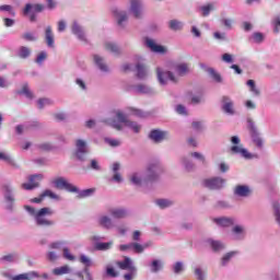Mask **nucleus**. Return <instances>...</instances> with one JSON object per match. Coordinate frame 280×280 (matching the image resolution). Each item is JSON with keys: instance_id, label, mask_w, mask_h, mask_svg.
<instances>
[{"instance_id": "nucleus-44", "label": "nucleus", "mask_w": 280, "mask_h": 280, "mask_svg": "<svg viewBox=\"0 0 280 280\" xmlns=\"http://www.w3.org/2000/svg\"><path fill=\"white\" fill-rule=\"evenodd\" d=\"M0 12H9L12 16H14V10H12V5L10 4H2L0 5Z\"/></svg>"}, {"instance_id": "nucleus-45", "label": "nucleus", "mask_w": 280, "mask_h": 280, "mask_svg": "<svg viewBox=\"0 0 280 280\" xmlns=\"http://www.w3.org/2000/svg\"><path fill=\"white\" fill-rule=\"evenodd\" d=\"M234 255H235V252H230L225 254L222 258V266H226L228 261H230L231 257H233Z\"/></svg>"}, {"instance_id": "nucleus-61", "label": "nucleus", "mask_w": 280, "mask_h": 280, "mask_svg": "<svg viewBox=\"0 0 280 280\" xmlns=\"http://www.w3.org/2000/svg\"><path fill=\"white\" fill-rule=\"evenodd\" d=\"M131 183H133V185H141V178H139L137 176V174H133L130 178Z\"/></svg>"}, {"instance_id": "nucleus-39", "label": "nucleus", "mask_w": 280, "mask_h": 280, "mask_svg": "<svg viewBox=\"0 0 280 280\" xmlns=\"http://www.w3.org/2000/svg\"><path fill=\"white\" fill-rule=\"evenodd\" d=\"M105 49L107 51H112V54H118L119 52V47L116 44H113V43H106L105 44Z\"/></svg>"}, {"instance_id": "nucleus-7", "label": "nucleus", "mask_w": 280, "mask_h": 280, "mask_svg": "<svg viewBox=\"0 0 280 280\" xmlns=\"http://www.w3.org/2000/svg\"><path fill=\"white\" fill-rule=\"evenodd\" d=\"M225 180L220 177H213L210 179H205L203 185L208 189H222L224 187Z\"/></svg>"}, {"instance_id": "nucleus-43", "label": "nucleus", "mask_w": 280, "mask_h": 280, "mask_svg": "<svg viewBox=\"0 0 280 280\" xmlns=\"http://www.w3.org/2000/svg\"><path fill=\"white\" fill-rule=\"evenodd\" d=\"M211 246L215 252L222 250V248H224V245L220 241H211Z\"/></svg>"}, {"instance_id": "nucleus-2", "label": "nucleus", "mask_w": 280, "mask_h": 280, "mask_svg": "<svg viewBox=\"0 0 280 280\" xmlns=\"http://www.w3.org/2000/svg\"><path fill=\"white\" fill-rule=\"evenodd\" d=\"M26 211L31 213V215H34L36 224L38 226H54V221L48 220L45 218V215H54V210L51 208H42L36 212V209L25 206Z\"/></svg>"}, {"instance_id": "nucleus-54", "label": "nucleus", "mask_w": 280, "mask_h": 280, "mask_svg": "<svg viewBox=\"0 0 280 280\" xmlns=\"http://www.w3.org/2000/svg\"><path fill=\"white\" fill-rule=\"evenodd\" d=\"M175 275L183 272V262H176L173 268Z\"/></svg>"}, {"instance_id": "nucleus-48", "label": "nucleus", "mask_w": 280, "mask_h": 280, "mask_svg": "<svg viewBox=\"0 0 280 280\" xmlns=\"http://www.w3.org/2000/svg\"><path fill=\"white\" fill-rule=\"evenodd\" d=\"M51 104V101L49 98H40L38 101V108L43 109L45 106Z\"/></svg>"}, {"instance_id": "nucleus-14", "label": "nucleus", "mask_w": 280, "mask_h": 280, "mask_svg": "<svg viewBox=\"0 0 280 280\" xmlns=\"http://www.w3.org/2000/svg\"><path fill=\"white\" fill-rule=\"evenodd\" d=\"M45 40H46V45L48 47H54V31H51V26H47L45 30Z\"/></svg>"}, {"instance_id": "nucleus-59", "label": "nucleus", "mask_w": 280, "mask_h": 280, "mask_svg": "<svg viewBox=\"0 0 280 280\" xmlns=\"http://www.w3.org/2000/svg\"><path fill=\"white\" fill-rule=\"evenodd\" d=\"M3 23H4L5 27H12V25H14V20H12L10 18H4Z\"/></svg>"}, {"instance_id": "nucleus-37", "label": "nucleus", "mask_w": 280, "mask_h": 280, "mask_svg": "<svg viewBox=\"0 0 280 280\" xmlns=\"http://www.w3.org/2000/svg\"><path fill=\"white\" fill-rule=\"evenodd\" d=\"M72 32L73 34H75L79 38H81V40L84 38V33H82V28L80 27V25H78L77 23H74L72 25Z\"/></svg>"}, {"instance_id": "nucleus-11", "label": "nucleus", "mask_w": 280, "mask_h": 280, "mask_svg": "<svg viewBox=\"0 0 280 280\" xmlns=\"http://www.w3.org/2000/svg\"><path fill=\"white\" fill-rule=\"evenodd\" d=\"M222 110L226 113V115H235V109L233 108V101L229 96H222Z\"/></svg>"}, {"instance_id": "nucleus-20", "label": "nucleus", "mask_w": 280, "mask_h": 280, "mask_svg": "<svg viewBox=\"0 0 280 280\" xmlns=\"http://www.w3.org/2000/svg\"><path fill=\"white\" fill-rule=\"evenodd\" d=\"M98 224L104 229H113V220L107 215L101 217Z\"/></svg>"}, {"instance_id": "nucleus-3", "label": "nucleus", "mask_w": 280, "mask_h": 280, "mask_svg": "<svg viewBox=\"0 0 280 280\" xmlns=\"http://www.w3.org/2000/svg\"><path fill=\"white\" fill-rule=\"evenodd\" d=\"M150 246L149 244L141 245L139 243H128L119 245V250L126 253L127 250H133L137 255H141Z\"/></svg>"}, {"instance_id": "nucleus-34", "label": "nucleus", "mask_w": 280, "mask_h": 280, "mask_svg": "<svg viewBox=\"0 0 280 280\" xmlns=\"http://www.w3.org/2000/svg\"><path fill=\"white\" fill-rule=\"evenodd\" d=\"M32 277H36L35 272L32 273H21L12 278V280H30Z\"/></svg>"}, {"instance_id": "nucleus-25", "label": "nucleus", "mask_w": 280, "mask_h": 280, "mask_svg": "<svg viewBox=\"0 0 280 280\" xmlns=\"http://www.w3.org/2000/svg\"><path fill=\"white\" fill-rule=\"evenodd\" d=\"M235 194L236 196L246 197L250 194V189L247 186H236Z\"/></svg>"}, {"instance_id": "nucleus-16", "label": "nucleus", "mask_w": 280, "mask_h": 280, "mask_svg": "<svg viewBox=\"0 0 280 280\" xmlns=\"http://www.w3.org/2000/svg\"><path fill=\"white\" fill-rule=\"evenodd\" d=\"M30 10H34V12H43V10H45V5L43 4H26L25 9H24V15L30 14Z\"/></svg>"}, {"instance_id": "nucleus-53", "label": "nucleus", "mask_w": 280, "mask_h": 280, "mask_svg": "<svg viewBox=\"0 0 280 280\" xmlns=\"http://www.w3.org/2000/svg\"><path fill=\"white\" fill-rule=\"evenodd\" d=\"M132 241L136 243L141 241V231L139 230L133 231Z\"/></svg>"}, {"instance_id": "nucleus-35", "label": "nucleus", "mask_w": 280, "mask_h": 280, "mask_svg": "<svg viewBox=\"0 0 280 280\" xmlns=\"http://www.w3.org/2000/svg\"><path fill=\"white\" fill-rule=\"evenodd\" d=\"M19 93H20V95H25L30 100H32V97H34V94H32V91H30V86L27 84H24L22 90L19 91Z\"/></svg>"}, {"instance_id": "nucleus-21", "label": "nucleus", "mask_w": 280, "mask_h": 280, "mask_svg": "<svg viewBox=\"0 0 280 280\" xmlns=\"http://www.w3.org/2000/svg\"><path fill=\"white\" fill-rule=\"evenodd\" d=\"M175 71L179 75H186V73H189V66L187 63H178L175 66Z\"/></svg>"}, {"instance_id": "nucleus-49", "label": "nucleus", "mask_w": 280, "mask_h": 280, "mask_svg": "<svg viewBox=\"0 0 280 280\" xmlns=\"http://www.w3.org/2000/svg\"><path fill=\"white\" fill-rule=\"evenodd\" d=\"M136 91L138 93H150V89L143 84L137 85Z\"/></svg>"}, {"instance_id": "nucleus-23", "label": "nucleus", "mask_w": 280, "mask_h": 280, "mask_svg": "<svg viewBox=\"0 0 280 280\" xmlns=\"http://www.w3.org/2000/svg\"><path fill=\"white\" fill-rule=\"evenodd\" d=\"M159 170V165L150 164L148 167L149 177L148 180H156V171Z\"/></svg>"}, {"instance_id": "nucleus-63", "label": "nucleus", "mask_w": 280, "mask_h": 280, "mask_svg": "<svg viewBox=\"0 0 280 280\" xmlns=\"http://www.w3.org/2000/svg\"><path fill=\"white\" fill-rule=\"evenodd\" d=\"M275 30H273V32L276 33V34H279V27H280V18H276V20H275Z\"/></svg>"}, {"instance_id": "nucleus-36", "label": "nucleus", "mask_w": 280, "mask_h": 280, "mask_svg": "<svg viewBox=\"0 0 280 280\" xmlns=\"http://www.w3.org/2000/svg\"><path fill=\"white\" fill-rule=\"evenodd\" d=\"M207 71L214 81L222 82V75H220V73H218L213 68H208Z\"/></svg>"}, {"instance_id": "nucleus-50", "label": "nucleus", "mask_w": 280, "mask_h": 280, "mask_svg": "<svg viewBox=\"0 0 280 280\" xmlns=\"http://www.w3.org/2000/svg\"><path fill=\"white\" fill-rule=\"evenodd\" d=\"M106 273L108 277H112V278L118 277L117 271H115V268H113V267H107Z\"/></svg>"}, {"instance_id": "nucleus-32", "label": "nucleus", "mask_w": 280, "mask_h": 280, "mask_svg": "<svg viewBox=\"0 0 280 280\" xmlns=\"http://www.w3.org/2000/svg\"><path fill=\"white\" fill-rule=\"evenodd\" d=\"M155 203L158 207H160V209H167V207H172V201L167 199H158Z\"/></svg>"}, {"instance_id": "nucleus-22", "label": "nucleus", "mask_w": 280, "mask_h": 280, "mask_svg": "<svg viewBox=\"0 0 280 280\" xmlns=\"http://www.w3.org/2000/svg\"><path fill=\"white\" fill-rule=\"evenodd\" d=\"M168 27L173 32H180V30H183V22H180L178 20H171L168 22Z\"/></svg>"}, {"instance_id": "nucleus-4", "label": "nucleus", "mask_w": 280, "mask_h": 280, "mask_svg": "<svg viewBox=\"0 0 280 280\" xmlns=\"http://www.w3.org/2000/svg\"><path fill=\"white\" fill-rule=\"evenodd\" d=\"M156 73H158V80L160 84H167V80H170L174 84L178 82V79L174 75L172 71H162L161 68H158Z\"/></svg>"}, {"instance_id": "nucleus-9", "label": "nucleus", "mask_w": 280, "mask_h": 280, "mask_svg": "<svg viewBox=\"0 0 280 280\" xmlns=\"http://www.w3.org/2000/svg\"><path fill=\"white\" fill-rule=\"evenodd\" d=\"M150 139L154 141V143H161V141H165L167 139V131H161L159 129H153L150 135Z\"/></svg>"}, {"instance_id": "nucleus-58", "label": "nucleus", "mask_w": 280, "mask_h": 280, "mask_svg": "<svg viewBox=\"0 0 280 280\" xmlns=\"http://www.w3.org/2000/svg\"><path fill=\"white\" fill-rule=\"evenodd\" d=\"M191 156H194L195 159H198V160L201 161L202 163H206L205 155H202L201 153L192 152V153H191Z\"/></svg>"}, {"instance_id": "nucleus-17", "label": "nucleus", "mask_w": 280, "mask_h": 280, "mask_svg": "<svg viewBox=\"0 0 280 280\" xmlns=\"http://www.w3.org/2000/svg\"><path fill=\"white\" fill-rule=\"evenodd\" d=\"M109 213L110 215H113V218H116L117 220L126 218L128 215V212L126 210L119 208L109 210Z\"/></svg>"}, {"instance_id": "nucleus-8", "label": "nucleus", "mask_w": 280, "mask_h": 280, "mask_svg": "<svg viewBox=\"0 0 280 280\" xmlns=\"http://www.w3.org/2000/svg\"><path fill=\"white\" fill-rule=\"evenodd\" d=\"M28 180L30 183L22 184V189H26L27 191L38 187L40 180H43V175H32L30 176Z\"/></svg>"}, {"instance_id": "nucleus-46", "label": "nucleus", "mask_w": 280, "mask_h": 280, "mask_svg": "<svg viewBox=\"0 0 280 280\" xmlns=\"http://www.w3.org/2000/svg\"><path fill=\"white\" fill-rule=\"evenodd\" d=\"M44 60H47V52L42 51L38 54V56L36 58V62H37V65H42L44 62Z\"/></svg>"}, {"instance_id": "nucleus-26", "label": "nucleus", "mask_w": 280, "mask_h": 280, "mask_svg": "<svg viewBox=\"0 0 280 280\" xmlns=\"http://www.w3.org/2000/svg\"><path fill=\"white\" fill-rule=\"evenodd\" d=\"M113 248V241L107 243H96L95 250H110Z\"/></svg>"}, {"instance_id": "nucleus-47", "label": "nucleus", "mask_w": 280, "mask_h": 280, "mask_svg": "<svg viewBox=\"0 0 280 280\" xmlns=\"http://www.w3.org/2000/svg\"><path fill=\"white\" fill-rule=\"evenodd\" d=\"M105 124H107V126H112V128H115V130H121V125L118 124L116 120H104Z\"/></svg>"}, {"instance_id": "nucleus-12", "label": "nucleus", "mask_w": 280, "mask_h": 280, "mask_svg": "<svg viewBox=\"0 0 280 280\" xmlns=\"http://www.w3.org/2000/svg\"><path fill=\"white\" fill-rule=\"evenodd\" d=\"M145 43L147 47H149V49H151V51H153L154 54H166L167 51V49L164 46L154 43V40L150 38H147Z\"/></svg>"}, {"instance_id": "nucleus-55", "label": "nucleus", "mask_w": 280, "mask_h": 280, "mask_svg": "<svg viewBox=\"0 0 280 280\" xmlns=\"http://www.w3.org/2000/svg\"><path fill=\"white\" fill-rule=\"evenodd\" d=\"M222 23L228 30H231L233 27V20L231 19H223Z\"/></svg>"}, {"instance_id": "nucleus-64", "label": "nucleus", "mask_w": 280, "mask_h": 280, "mask_svg": "<svg viewBox=\"0 0 280 280\" xmlns=\"http://www.w3.org/2000/svg\"><path fill=\"white\" fill-rule=\"evenodd\" d=\"M222 61L223 62H233V57L231 55H229V54H224L222 56Z\"/></svg>"}, {"instance_id": "nucleus-52", "label": "nucleus", "mask_w": 280, "mask_h": 280, "mask_svg": "<svg viewBox=\"0 0 280 280\" xmlns=\"http://www.w3.org/2000/svg\"><path fill=\"white\" fill-rule=\"evenodd\" d=\"M105 142L108 143V145H112V148H117V145H119V140L115 139L105 138Z\"/></svg>"}, {"instance_id": "nucleus-42", "label": "nucleus", "mask_w": 280, "mask_h": 280, "mask_svg": "<svg viewBox=\"0 0 280 280\" xmlns=\"http://www.w3.org/2000/svg\"><path fill=\"white\" fill-rule=\"evenodd\" d=\"M63 257L65 259H68V261H75V256L71 255V252H69V248H63Z\"/></svg>"}, {"instance_id": "nucleus-41", "label": "nucleus", "mask_w": 280, "mask_h": 280, "mask_svg": "<svg viewBox=\"0 0 280 280\" xmlns=\"http://www.w3.org/2000/svg\"><path fill=\"white\" fill-rule=\"evenodd\" d=\"M163 268V264L160 260H153L151 262V272H159Z\"/></svg>"}, {"instance_id": "nucleus-62", "label": "nucleus", "mask_w": 280, "mask_h": 280, "mask_svg": "<svg viewBox=\"0 0 280 280\" xmlns=\"http://www.w3.org/2000/svg\"><path fill=\"white\" fill-rule=\"evenodd\" d=\"M23 38H24L25 40H30V42L36 40V37H34V35H33L32 33H25V34L23 35Z\"/></svg>"}, {"instance_id": "nucleus-18", "label": "nucleus", "mask_w": 280, "mask_h": 280, "mask_svg": "<svg viewBox=\"0 0 280 280\" xmlns=\"http://www.w3.org/2000/svg\"><path fill=\"white\" fill-rule=\"evenodd\" d=\"M136 71H137V78H139V80H143L147 75H148V70L145 69V66L142 63H138L136 66Z\"/></svg>"}, {"instance_id": "nucleus-28", "label": "nucleus", "mask_w": 280, "mask_h": 280, "mask_svg": "<svg viewBox=\"0 0 280 280\" xmlns=\"http://www.w3.org/2000/svg\"><path fill=\"white\" fill-rule=\"evenodd\" d=\"M94 61L97 65V67L101 69V71H108V66H106V63H104V59H102V57L95 55Z\"/></svg>"}, {"instance_id": "nucleus-40", "label": "nucleus", "mask_w": 280, "mask_h": 280, "mask_svg": "<svg viewBox=\"0 0 280 280\" xmlns=\"http://www.w3.org/2000/svg\"><path fill=\"white\" fill-rule=\"evenodd\" d=\"M4 191H5V200L7 202H10L11 205H14V197H12V189H10L9 186H4Z\"/></svg>"}, {"instance_id": "nucleus-31", "label": "nucleus", "mask_w": 280, "mask_h": 280, "mask_svg": "<svg viewBox=\"0 0 280 280\" xmlns=\"http://www.w3.org/2000/svg\"><path fill=\"white\" fill-rule=\"evenodd\" d=\"M200 10L202 12V16H209V14H211V11L215 10V7H213V4L210 3L201 7Z\"/></svg>"}, {"instance_id": "nucleus-56", "label": "nucleus", "mask_w": 280, "mask_h": 280, "mask_svg": "<svg viewBox=\"0 0 280 280\" xmlns=\"http://www.w3.org/2000/svg\"><path fill=\"white\" fill-rule=\"evenodd\" d=\"M195 275H196L198 280H205V275H202V269L196 268L195 269Z\"/></svg>"}, {"instance_id": "nucleus-38", "label": "nucleus", "mask_w": 280, "mask_h": 280, "mask_svg": "<svg viewBox=\"0 0 280 280\" xmlns=\"http://www.w3.org/2000/svg\"><path fill=\"white\" fill-rule=\"evenodd\" d=\"M32 54V51L30 50V48L25 47V46H22L20 48V51H19V56L23 59L25 58H30V55Z\"/></svg>"}, {"instance_id": "nucleus-57", "label": "nucleus", "mask_w": 280, "mask_h": 280, "mask_svg": "<svg viewBox=\"0 0 280 280\" xmlns=\"http://www.w3.org/2000/svg\"><path fill=\"white\" fill-rule=\"evenodd\" d=\"M176 112L178 113V115H187V109L183 105H177Z\"/></svg>"}, {"instance_id": "nucleus-33", "label": "nucleus", "mask_w": 280, "mask_h": 280, "mask_svg": "<svg viewBox=\"0 0 280 280\" xmlns=\"http://www.w3.org/2000/svg\"><path fill=\"white\" fill-rule=\"evenodd\" d=\"M79 261L83 264L85 268H91V266H93V261H91V258H89L86 255H81Z\"/></svg>"}, {"instance_id": "nucleus-60", "label": "nucleus", "mask_w": 280, "mask_h": 280, "mask_svg": "<svg viewBox=\"0 0 280 280\" xmlns=\"http://www.w3.org/2000/svg\"><path fill=\"white\" fill-rule=\"evenodd\" d=\"M136 275H137V271H129V273H126L124 276V279L125 280H133Z\"/></svg>"}, {"instance_id": "nucleus-51", "label": "nucleus", "mask_w": 280, "mask_h": 280, "mask_svg": "<svg viewBox=\"0 0 280 280\" xmlns=\"http://www.w3.org/2000/svg\"><path fill=\"white\" fill-rule=\"evenodd\" d=\"M253 38H254L255 43H262L264 42V34L254 33Z\"/></svg>"}, {"instance_id": "nucleus-19", "label": "nucleus", "mask_w": 280, "mask_h": 280, "mask_svg": "<svg viewBox=\"0 0 280 280\" xmlns=\"http://www.w3.org/2000/svg\"><path fill=\"white\" fill-rule=\"evenodd\" d=\"M214 222L219 224V226H233L234 221L231 218H218L214 219Z\"/></svg>"}, {"instance_id": "nucleus-6", "label": "nucleus", "mask_w": 280, "mask_h": 280, "mask_svg": "<svg viewBox=\"0 0 280 280\" xmlns=\"http://www.w3.org/2000/svg\"><path fill=\"white\" fill-rule=\"evenodd\" d=\"M116 117L120 121V124H125V126H127V128L133 129V132H139L141 130V126H139L135 121L128 120V117H126V115L124 113L117 112Z\"/></svg>"}, {"instance_id": "nucleus-10", "label": "nucleus", "mask_w": 280, "mask_h": 280, "mask_svg": "<svg viewBox=\"0 0 280 280\" xmlns=\"http://www.w3.org/2000/svg\"><path fill=\"white\" fill-rule=\"evenodd\" d=\"M116 266L120 270H128L129 272H137V267L132 265V260L129 257H125L122 261H117Z\"/></svg>"}, {"instance_id": "nucleus-27", "label": "nucleus", "mask_w": 280, "mask_h": 280, "mask_svg": "<svg viewBox=\"0 0 280 280\" xmlns=\"http://www.w3.org/2000/svg\"><path fill=\"white\" fill-rule=\"evenodd\" d=\"M116 19L118 20V25H121L124 21H128V14L125 11H114Z\"/></svg>"}, {"instance_id": "nucleus-29", "label": "nucleus", "mask_w": 280, "mask_h": 280, "mask_svg": "<svg viewBox=\"0 0 280 280\" xmlns=\"http://www.w3.org/2000/svg\"><path fill=\"white\" fill-rule=\"evenodd\" d=\"M70 268L69 266H62V267H59V268H55L52 270L54 275H56L57 277H60V275H69L70 272Z\"/></svg>"}, {"instance_id": "nucleus-13", "label": "nucleus", "mask_w": 280, "mask_h": 280, "mask_svg": "<svg viewBox=\"0 0 280 280\" xmlns=\"http://www.w3.org/2000/svg\"><path fill=\"white\" fill-rule=\"evenodd\" d=\"M232 154H242L244 159H252L253 156L248 153V150L242 148V145H233L231 147Z\"/></svg>"}, {"instance_id": "nucleus-5", "label": "nucleus", "mask_w": 280, "mask_h": 280, "mask_svg": "<svg viewBox=\"0 0 280 280\" xmlns=\"http://www.w3.org/2000/svg\"><path fill=\"white\" fill-rule=\"evenodd\" d=\"M75 156L79 161H84L86 159V154H89V150L86 149V141L84 140H77L75 141Z\"/></svg>"}, {"instance_id": "nucleus-30", "label": "nucleus", "mask_w": 280, "mask_h": 280, "mask_svg": "<svg viewBox=\"0 0 280 280\" xmlns=\"http://www.w3.org/2000/svg\"><path fill=\"white\" fill-rule=\"evenodd\" d=\"M42 198H50L51 200H60V196L56 195L54 191L46 189L42 192Z\"/></svg>"}, {"instance_id": "nucleus-15", "label": "nucleus", "mask_w": 280, "mask_h": 280, "mask_svg": "<svg viewBox=\"0 0 280 280\" xmlns=\"http://www.w3.org/2000/svg\"><path fill=\"white\" fill-rule=\"evenodd\" d=\"M131 12H133L136 19H139V16H141V1L131 0Z\"/></svg>"}, {"instance_id": "nucleus-1", "label": "nucleus", "mask_w": 280, "mask_h": 280, "mask_svg": "<svg viewBox=\"0 0 280 280\" xmlns=\"http://www.w3.org/2000/svg\"><path fill=\"white\" fill-rule=\"evenodd\" d=\"M56 189H66V191H70L71 194H79L78 198H89V196H93L95 188L79 190L78 187L73 186L71 183H68L67 179L59 177L54 180Z\"/></svg>"}, {"instance_id": "nucleus-24", "label": "nucleus", "mask_w": 280, "mask_h": 280, "mask_svg": "<svg viewBox=\"0 0 280 280\" xmlns=\"http://www.w3.org/2000/svg\"><path fill=\"white\" fill-rule=\"evenodd\" d=\"M250 132H252V139H253L254 143H256L257 148H261V145H264V141L257 135L255 127H250Z\"/></svg>"}]
</instances>
